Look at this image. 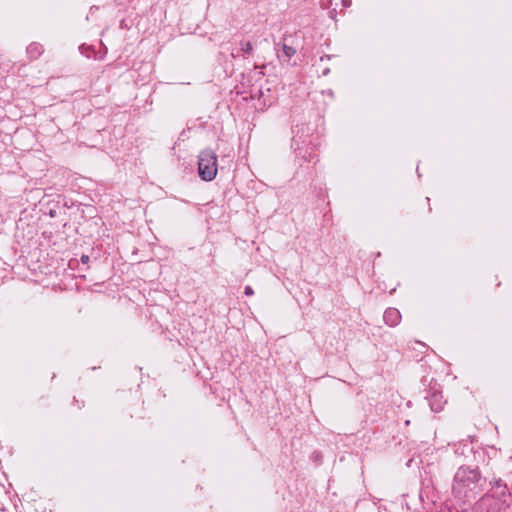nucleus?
Returning <instances> with one entry per match:
<instances>
[{"label":"nucleus","mask_w":512,"mask_h":512,"mask_svg":"<svg viewBox=\"0 0 512 512\" xmlns=\"http://www.w3.org/2000/svg\"><path fill=\"white\" fill-rule=\"evenodd\" d=\"M480 474L477 470L460 467L455 475L453 492L458 497H466L478 487Z\"/></svg>","instance_id":"obj_1"},{"label":"nucleus","mask_w":512,"mask_h":512,"mask_svg":"<svg viewBox=\"0 0 512 512\" xmlns=\"http://www.w3.org/2000/svg\"><path fill=\"white\" fill-rule=\"evenodd\" d=\"M217 171V156L215 152L210 149L201 151L198 157L199 176L205 181H211L216 177Z\"/></svg>","instance_id":"obj_2"},{"label":"nucleus","mask_w":512,"mask_h":512,"mask_svg":"<svg viewBox=\"0 0 512 512\" xmlns=\"http://www.w3.org/2000/svg\"><path fill=\"white\" fill-rule=\"evenodd\" d=\"M401 314L395 308H389L384 313V321L387 325L393 327L400 323Z\"/></svg>","instance_id":"obj_3"},{"label":"nucleus","mask_w":512,"mask_h":512,"mask_svg":"<svg viewBox=\"0 0 512 512\" xmlns=\"http://www.w3.org/2000/svg\"><path fill=\"white\" fill-rule=\"evenodd\" d=\"M283 52L288 58H291L296 53L295 49L288 45H283Z\"/></svg>","instance_id":"obj_4"},{"label":"nucleus","mask_w":512,"mask_h":512,"mask_svg":"<svg viewBox=\"0 0 512 512\" xmlns=\"http://www.w3.org/2000/svg\"><path fill=\"white\" fill-rule=\"evenodd\" d=\"M252 44L250 42H242L241 43V50L245 53H251L252 52Z\"/></svg>","instance_id":"obj_5"},{"label":"nucleus","mask_w":512,"mask_h":512,"mask_svg":"<svg viewBox=\"0 0 512 512\" xmlns=\"http://www.w3.org/2000/svg\"><path fill=\"white\" fill-rule=\"evenodd\" d=\"M244 293H245V295H247V296H251V295H253V294H254V291H253V289H252L250 286H246V287H245V290H244Z\"/></svg>","instance_id":"obj_6"},{"label":"nucleus","mask_w":512,"mask_h":512,"mask_svg":"<svg viewBox=\"0 0 512 512\" xmlns=\"http://www.w3.org/2000/svg\"><path fill=\"white\" fill-rule=\"evenodd\" d=\"M88 260H89V257H88V256L83 255V256L81 257V261H82L83 263H87V262H88Z\"/></svg>","instance_id":"obj_7"}]
</instances>
